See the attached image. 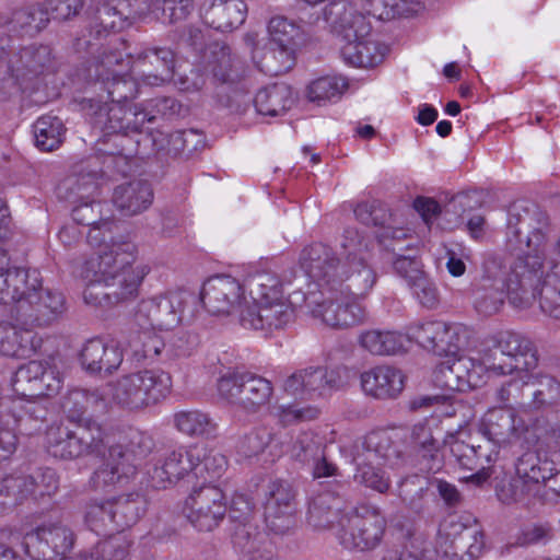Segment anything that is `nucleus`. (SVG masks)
<instances>
[{"mask_svg": "<svg viewBox=\"0 0 560 560\" xmlns=\"http://www.w3.org/2000/svg\"><path fill=\"white\" fill-rule=\"evenodd\" d=\"M138 247L130 241L112 242L88 259L81 270L86 281L83 300L95 307H110L133 299L150 272L145 264H137Z\"/></svg>", "mask_w": 560, "mask_h": 560, "instance_id": "f257e3e1", "label": "nucleus"}, {"mask_svg": "<svg viewBox=\"0 0 560 560\" xmlns=\"http://www.w3.org/2000/svg\"><path fill=\"white\" fill-rule=\"evenodd\" d=\"M0 304L15 303L16 320L30 327H49L66 312V299L59 291L44 289L35 269L13 268L0 278Z\"/></svg>", "mask_w": 560, "mask_h": 560, "instance_id": "f03ea898", "label": "nucleus"}, {"mask_svg": "<svg viewBox=\"0 0 560 560\" xmlns=\"http://www.w3.org/2000/svg\"><path fill=\"white\" fill-rule=\"evenodd\" d=\"M171 388V375L158 369L129 373L103 386L106 406L113 404L129 411H140L160 402Z\"/></svg>", "mask_w": 560, "mask_h": 560, "instance_id": "7ed1b4c3", "label": "nucleus"}, {"mask_svg": "<svg viewBox=\"0 0 560 560\" xmlns=\"http://www.w3.org/2000/svg\"><path fill=\"white\" fill-rule=\"evenodd\" d=\"M373 241L354 228H347L339 241L337 256L346 275L347 291L353 296L365 298L376 283L377 276L372 268Z\"/></svg>", "mask_w": 560, "mask_h": 560, "instance_id": "20e7f679", "label": "nucleus"}, {"mask_svg": "<svg viewBox=\"0 0 560 560\" xmlns=\"http://www.w3.org/2000/svg\"><path fill=\"white\" fill-rule=\"evenodd\" d=\"M482 366V377L487 373L494 375L528 372L537 365L533 343L515 332L501 334L493 348L478 353Z\"/></svg>", "mask_w": 560, "mask_h": 560, "instance_id": "39448f33", "label": "nucleus"}, {"mask_svg": "<svg viewBox=\"0 0 560 560\" xmlns=\"http://www.w3.org/2000/svg\"><path fill=\"white\" fill-rule=\"evenodd\" d=\"M372 26L361 13H346L340 23L339 35L345 44L340 54L346 63L359 68L380 65L387 48L371 37Z\"/></svg>", "mask_w": 560, "mask_h": 560, "instance_id": "423d86ee", "label": "nucleus"}, {"mask_svg": "<svg viewBox=\"0 0 560 560\" xmlns=\"http://www.w3.org/2000/svg\"><path fill=\"white\" fill-rule=\"evenodd\" d=\"M96 190V184L90 175L81 178L69 177L59 186V194L77 203L72 210L73 220L91 226L88 233V241L91 244L101 242L102 230L110 232L114 225L112 220L102 217L104 205L92 199Z\"/></svg>", "mask_w": 560, "mask_h": 560, "instance_id": "0eeeda50", "label": "nucleus"}, {"mask_svg": "<svg viewBox=\"0 0 560 560\" xmlns=\"http://www.w3.org/2000/svg\"><path fill=\"white\" fill-rule=\"evenodd\" d=\"M445 556L467 555L479 558L486 549L481 525L469 514H450L439 524L436 544L433 545Z\"/></svg>", "mask_w": 560, "mask_h": 560, "instance_id": "6e6552de", "label": "nucleus"}, {"mask_svg": "<svg viewBox=\"0 0 560 560\" xmlns=\"http://www.w3.org/2000/svg\"><path fill=\"white\" fill-rule=\"evenodd\" d=\"M348 385V371L343 366H307L289 375L283 390L303 400H325Z\"/></svg>", "mask_w": 560, "mask_h": 560, "instance_id": "1a4fd4ad", "label": "nucleus"}, {"mask_svg": "<svg viewBox=\"0 0 560 560\" xmlns=\"http://www.w3.org/2000/svg\"><path fill=\"white\" fill-rule=\"evenodd\" d=\"M386 525V518L377 506L360 504L347 514L339 541L349 550H374L384 538Z\"/></svg>", "mask_w": 560, "mask_h": 560, "instance_id": "9d476101", "label": "nucleus"}, {"mask_svg": "<svg viewBox=\"0 0 560 560\" xmlns=\"http://www.w3.org/2000/svg\"><path fill=\"white\" fill-rule=\"evenodd\" d=\"M228 511L226 495L215 483L195 485L183 505L187 521L198 532H212L223 522Z\"/></svg>", "mask_w": 560, "mask_h": 560, "instance_id": "9b49d317", "label": "nucleus"}, {"mask_svg": "<svg viewBox=\"0 0 560 560\" xmlns=\"http://www.w3.org/2000/svg\"><path fill=\"white\" fill-rule=\"evenodd\" d=\"M299 266L323 291L348 292L340 259L327 244L316 242L305 246L299 255Z\"/></svg>", "mask_w": 560, "mask_h": 560, "instance_id": "f8f14e48", "label": "nucleus"}, {"mask_svg": "<svg viewBox=\"0 0 560 560\" xmlns=\"http://www.w3.org/2000/svg\"><path fill=\"white\" fill-rule=\"evenodd\" d=\"M245 285L236 278L217 275L202 285L201 302L213 316H233L241 324V315L246 314L249 301L245 296Z\"/></svg>", "mask_w": 560, "mask_h": 560, "instance_id": "ddd939ff", "label": "nucleus"}, {"mask_svg": "<svg viewBox=\"0 0 560 560\" xmlns=\"http://www.w3.org/2000/svg\"><path fill=\"white\" fill-rule=\"evenodd\" d=\"M218 392L229 404L247 412H256L270 400L273 387L267 378L245 372L220 377Z\"/></svg>", "mask_w": 560, "mask_h": 560, "instance_id": "4468645a", "label": "nucleus"}, {"mask_svg": "<svg viewBox=\"0 0 560 560\" xmlns=\"http://www.w3.org/2000/svg\"><path fill=\"white\" fill-rule=\"evenodd\" d=\"M75 541L73 530L63 522H49L27 533L25 552L33 560H65Z\"/></svg>", "mask_w": 560, "mask_h": 560, "instance_id": "2eb2a0df", "label": "nucleus"}, {"mask_svg": "<svg viewBox=\"0 0 560 560\" xmlns=\"http://www.w3.org/2000/svg\"><path fill=\"white\" fill-rule=\"evenodd\" d=\"M408 334L417 342L438 355H457L468 340L469 331L459 324L442 320L416 323L409 326Z\"/></svg>", "mask_w": 560, "mask_h": 560, "instance_id": "dca6fc26", "label": "nucleus"}, {"mask_svg": "<svg viewBox=\"0 0 560 560\" xmlns=\"http://www.w3.org/2000/svg\"><path fill=\"white\" fill-rule=\"evenodd\" d=\"M63 385V375L54 358L32 360L21 365L13 380L16 393L31 397H51Z\"/></svg>", "mask_w": 560, "mask_h": 560, "instance_id": "f3484780", "label": "nucleus"}, {"mask_svg": "<svg viewBox=\"0 0 560 560\" xmlns=\"http://www.w3.org/2000/svg\"><path fill=\"white\" fill-rule=\"evenodd\" d=\"M325 294L326 291L322 290ZM330 296L322 301H307L313 317L325 325L346 329L363 324L368 318L366 310L358 301L345 296L348 292L327 291ZM352 294L351 292H349Z\"/></svg>", "mask_w": 560, "mask_h": 560, "instance_id": "a211bd4d", "label": "nucleus"}, {"mask_svg": "<svg viewBox=\"0 0 560 560\" xmlns=\"http://www.w3.org/2000/svg\"><path fill=\"white\" fill-rule=\"evenodd\" d=\"M464 435L465 432L450 433L444 439V445L450 448L459 467L477 470L470 479L480 485L490 477V465L498 459L499 450L490 443L477 446L467 443Z\"/></svg>", "mask_w": 560, "mask_h": 560, "instance_id": "6ab92c4d", "label": "nucleus"}, {"mask_svg": "<svg viewBox=\"0 0 560 560\" xmlns=\"http://www.w3.org/2000/svg\"><path fill=\"white\" fill-rule=\"evenodd\" d=\"M187 303V294L180 290H168L155 294L140 304L138 320L144 318L151 328L171 330L179 325Z\"/></svg>", "mask_w": 560, "mask_h": 560, "instance_id": "aec40b11", "label": "nucleus"}, {"mask_svg": "<svg viewBox=\"0 0 560 560\" xmlns=\"http://www.w3.org/2000/svg\"><path fill=\"white\" fill-rule=\"evenodd\" d=\"M202 444L178 446L165 454V456L149 470L151 486L153 488H167L184 477L192 474L199 457L203 453Z\"/></svg>", "mask_w": 560, "mask_h": 560, "instance_id": "412c9836", "label": "nucleus"}, {"mask_svg": "<svg viewBox=\"0 0 560 560\" xmlns=\"http://www.w3.org/2000/svg\"><path fill=\"white\" fill-rule=\"evenodd\" d=\"M97 35L105 36L106 43L102 44L94 55L90 67L89 75L96 81L109 82V77L122 75L131 70V56L126 52V40L108 31H97Z\"/></svg>", "mask_w": 560, "mask_h": 560, "instance_id": "4be33fe9", "label": "nucleus"}, {"mask_svg": "<svg viewBox=\"0 0 560 560\" xmlns=\"http://www.w3.org/2000/svg\"><path fill=\"white\" fill-rule=\"evenodd\" d=\"M295 491L284 480L269 482L265 491L264 515L267 526L276 534H284L293 525Z\"/></svg>", "mask_w": 560, "mask_h": 560, "instance_id": "5701e85b", "label": "nucleus"}, {"mask_svg": "<svg viewBox=\"0 0 560 560\" xmlns=\"http://www.w3.org/2000/svg\"><path fill=\"white\" fill-rule=\"evenodd\" d=\"M31 406L21 398L0 399V458L7 459L16 448V434L31 433L28 422L33 420Z\"/></svg>", "mask_w": 560, "mask_h": 560, "instance_id": "b1692460", "label": "nucleus"}, {"mask_svg": "<svg viewBox=\"0 0 560 560\" xmlns=\"http://www.w3.org/2000/svg\"><path fill=\"white\" fill-rule=\"evenodd\" d=\"M397 439V432L389 430H375L368 433L353 444L352 462L363 463L365 459H371L376 465H397L400 459Z\"/></svg>", "mask_w": 560, "mask_h": 560, "instance_id": "393cba45", "label": "nucleus"}, {"mask_svg": "<svg viewBox=\"0 0 560 560\" xmlns=\"http://www.w3.org/2000/svg\"><path fill=\"white\" fill-rule=\"evenodd\" d=\"M103 463L94 471L91 482L95 489L125 485L136 475L137 467L133 463L132 453L126 451L121 445H112L107 453L103 452Z\"/></svg>", "mask_w": 560, "mask_h": 560, "instance_id": "a878e982", "label": "nucleus"}, {"mask_svg": "<svg viewBox=\"0 0 560 560\" xmlns=\"http://www.w3.org/2000/svg\"><path fill=\"white\" fill-rule=\"evenodd\" d=\"M174 65L175 55L170 48L154 47L138 54L131 70L142 84L159 86L172 79Z\"/></svg>", "mask_w": 560, "mask_h": 560, "instance_id": "bb28decb", "label": "nucleus"}, {"mask_svg": "<svg viewBox=\"0 0 560 560\" xmlns=\"http://www.w3.org/2000/svg\"><path fill=\"white\" fill-rule=\"evenodd\" d=\"M0 320V355L13 359H27L40 350L42 337L34 332L30 325L16 320Z\"/></svg>", "mask_w": 560, "mask_h": 560, "instance_id": "cd10ccee", "label": "nucleus"}, {"mask_svg": "<svg viewBox=\"0 0 560 560\" xmlns=\"http://www.w3.org/2000/svg\"><path fill=\"white\" fill-rule=\"evenodd\" d=\"M524 431V421L512 408H491L479 424V432L488 440L486 443L497 448L501 444L517 440Z\"/></svg>", "mask_w": 560, "mask_h": 560, "instance_id": "c85d7f7f", "label": "nucleus"}, {"mask_svg": "<svg viewBox=\"0 0 560 560\" xmlns=\"http://www.w3.org/2000/svg\"><path fill=\"white\" fill-rule=\"evenodd\" d=\"M528 381V372L515 374L512 380L497 389V401L505 407L520 405L524 389H527L534 396L535 401L540 405L551 404L557 398L559 384L555 378L546 376L541 380L540 385L546 386V390L544 388L533 389V385Z\"/></svg>", "mask_w": 560, "mask_h": 560, "instance_id": "c756f323", "label": "nucleus"}, {"mask_svg": "<svg viewBox=\"0 0 560 560\" xmlns=\"http://www.w3.org/2000/svg\"><path fill=\"white\" fill-rule=\"evenodd\" d=\"M294 311L284 298L279 301L252 306L241 315V326L266 332L285 327L293 320Z\"/></svg>", "mask_w": 560, "mask_h": 560, "instance_id": "7c9ffc66", "label": "nucleus"}, {"mask_svg": "<svg viewBox=\"0 0 560 560\" xmlns=\"http://www.w3.org/2000/svg\"><path fill=\"white\" fill-rule=\"evenodd\" d=\"M363 392L377 399L396 398L404 389V373L390 365H377L361 374Z\"/></svg>", "mask_w": 560, "mask_h": 560, "instance_id": "2f4dec72", "label": "nucleus"}, {"mask_svg": "<svg viewBox=\"0 0 560 560\" xmlns=\"http://www.w3.org/2000/svg\"><path fill=\"white\" fill-rule=\"evenodd\" d=\"M410 441L413 447L415 464L421 471L438 472L443 467V454L440 444L433 438L425 421L415 424L411 429Z\"/></svg>", "mask_w": 560, "mask_h": 560, "instance_id": "473e14b6", "label": "nucleus"}, {"mask_svg": "<svg viewBox=\"0 0 560 560\" xmlns=\"http://www.w3.org/2000/svg\"><path fill=\"white\" fill-rule=\"evenodd\" d=\"M439 549L423 534H409L387 542L380 560H436Z\"/></svg>", "mask_w": 560, "mask_h": 560, "instance_id": "72a5a7b5", "label": "nucleus"}, {"mask_svg": "<svg viewBox=\"0 0 560 560\" xmlns=\"http://www.w3.org/2000/svg\"><path fill=\"white\" fill-rule=\"evenodd\" d=\"M83 368L91 374L112 373L122 362V353L117 346L100 338L89 340L81 351Z\"/></svg>", "mask_w": 560, "mask_h": 560, "instance_id": "f704fd0d", "label": "nucleus"}, {"mask_svg": "<svg viewBox=\"0 0 560 560\" xmlns=\"http://www.w3.org/2000/svg\"><path fill=\"white\" fill-rule=\"evenodd\" d=\"M153 201V190L145 180H132L117 186L113 202L125 215H135L147 210Z\"/></svg>", "mask_w": 560, "mask_h": 560, "instance_id": "c9c22d12", "label": "nucleus"}, {"mask_svg": "<svg viewBox=\"0 0 560 560\" xmlns=\"http://www.w3.org/2000/svg\"><path fill=\"white\" fill-rule=\"evenodd\" d=\"M247 7L243 0H214L202 12V19L210 27L229 32L242 25Z\"/></svg>", "mask_w": 560, "mask_h": 560, "instance_id": "e433bc0d", "label": "nucleus"}, {"mask_svg": "<svg viewBox=\"0 0 560 560\" xmlns=\"http://www.w3.org/2000/svg\"><path fill=\"white\" fill-rule=\"evenodd\" d=\"M61 407L70 421L81 422L88 411L100 412L107 408L104 389L73 388L63 397Z\"/></svg>", "mask_w": 560, "mask_h": 560, "instance_id": "4c0bfd02", "label": "nucleus"}, {"mask_svg": "<svg viewBox=\"0 0 560 560\" xmlns=\"http://www.w3.org/2000/svg\"><path fill=\"white\" fill-rule=\"evenodd\" d=\"M233 542L248 560H278L272 540L253 526H240L234 534Z\"/></svg>", "mask_w": 560, "mask_h": 560, "instance_id": "58836bf2", "label": "nucleus"}, {"mask_svg": "<svg viewBox=\"0 0 560 560\" xmlns=\"http://www.w3.org/2000/svg\"><path fill=\"white\" fill-rule=\"evenodd\" d=\"M203 69L220 83L236 80L242 70V61L232 54L230 47L214 44L206 56Z\"/></svg>", "mask_w": 560, "mask_h": 560, "instance_id": "ea45409f", "label": "nucleus"}, {"mask_svg": "<svg viewBox=\"0 0 560 560\" xmlns=\"http://www.w3.org/2000/svg\"><path fill=\"white\" fill-rule=\"evenodd\" d=\"M174 428L189 438H214L218 423L208 413L199 409L179 410L173 415Z\"/></svg>", "mask_w": 560, "mask_h": 560, "instance_id": "a19ab883", "label": "nucleus"}, {"mask_svg": "<svg viewBox=\"0 0 560 560\" xmlns=\"http://www.w3.org/2000/svg\"><path fill=\"white\" fill-rule=\"evenodd\" d=\"M147 502L139 493H128L109 500L108 518L117 528L135 525L144 514Z\"/></svg>", "mask_w": 560, "mask_h": 560, "instance_id": "79ce46f5", "label": "nucleus"}, {"mask_svg": "<svg viewBox=\"0 0 560 560\" xmlns=\"http://www.w3.org/2000/svg\"><path fill=\"white\" fill-rule=\"evenodd\" d=\"M293 104L292 90L284 83H276L259 90L254 100L256 112L270 117L283 115Z\"/></svg>", "mask_w": 560, "mask_h": 560, "instance_id": "37998d69", "label": "nucleus"}, {"mask_svg": "<svg viewBox=\"0 0 560 560\" xmlns=\"http://www.w3.org/2000/svg\"><path fill=\"white\" fill-rule=\"evenodd\" d=\"M360 346L375 355H394L406 350L407 336L396 331L366 330L360 335Z\"/></svg>", "mask_w": 560, "mask_h": 560, "instance_id": "c03bdc74", "label": "nucleus"}, {"mask_svg": "<svg viewBox=\"0 0 560 560\" xmlns=\"http://www.w3.org/2000/svg\"><path fill=\"white\" fill-rule=\"evenodd\" d=\"M245 289L250 296V305L279 301L284 298L279 277L271 271H258L249 276Z\"/></svg>", "mask_w": 560, "mask_h": 560, "instance_id": "a18cd8bd", "label": "nucleus"}, {"mask_svg": "<svg viewBox=\"0 0 560 560\" xmlns=\"http://www.w3.org/2000/svg\"><path fill=\"white\" fill-rule=\"evenodd\" d=\"M296 51L288 46H276L267 43L261 52H256L254 59L262 72L269 75H279L293 68Z\"/></svg>", "mask_w": 560, "mask_h": 560, "instance_id": "49530a36", "label": "nucleus"}, {"mask_svg": "<svg viewBox=\"0 0 560 560\" xmlns=\"http://www.w3.org/2000/svg\"><path fill=\"white\" fill-rule=\"evenodd\" d=\"M74 431L65 425H50L46 431V446L49 454L60 459H73L83 454Z\"/></svg>", "mask_w": 560, "mask_h": 560, "instance_id": "de8ad7c7", "label": "nucleus"}, {"mask_svg": "<svg viewBox=\"0 0 560 560\" xmlns=\"http://www.w3.org/2000/svg\"><path fill=\"white\" fill-rule=\"evenodd\" d=\"M434 382L438 386L445 389L446 393L442 395H425L418 397L412 401L413 408H427L433 405L446 404L452 399L453 393L462 392L459 381H457L448 360L443 361L435 369Z\"/></svg>", "mask_w": 560, "mask_h": 560, "instance_id": "09e8293b", "label": "nucleus"}, {"mask_svg": "<svg viewBox=\"0 0 560 560\" xmlns=\"http://www.w3.org/2000/svg\"><path fill=\"white\" fill-rule=\"evenodd\" d=\"M33 132L36 147L42 151L50 152L62 143L66 128L60 118L45 115L35 121Z\"/></svg>", "mask_w": 560, "mask_h": 560, "instance_id": "8fccbe9b", "label": "nucleus"}, {"mask_svg": "<svg viewBox=\"0 0 560 560\" xmlns=\"http://www.w3.org/2000/svg\"><path fill=\"white\" fill-rule=\"evenodd\" d=\"M23 499H40L54 495L59 488V478L51 468H43L31 476H18Z\"/></svg>", "mask_w": 560, "mask_h": 560, "instance_id": "3c124183", "label": "nucleus"}, {"mask_svg": "<svg viewBox=\"0 0 560 560\" xmlns=\"http://www.w3.org/2000/svg\"><path fill=\"white\" fill-rule=\"evenodd\" d=\"M269 43L276 46H288L298 50L304 42L302 28L284 16H273L268 24Z\"/></svg>", "mask_w": 560, "mask_h": 560, "instance_id": "603ef678", "label": "nucleus"}, {"mask_svg": "<svg viewBox=\"0 0 560 560\" xmlns=\"http://www.w3.org/2000/svg\"><path fill=\"white\" fill-rule=\"evenodd\" d=\"M130 545L126 536H112L80 553L75 560H129Z\"/></svg>", "mask_w": 560, "mask_h": 560, "instance_id": "864d4df0", "label": "nucleus"}, {"mask_svg": "<svg viewBox=\"0 0 560 560\" xmlns=\"http://www.w3.org/2000/svg\"><path fill=\"white\" fill-rule=\"evenodd\" d=\"M516 475L525 486L538 485L551 478L552 471L547 462H541L539 456L533 452L523 454L515 466Z\"/></svg>", "mask_w": 560, "mask_h": 560, "instance_id": "5fc2aeb1", "label": "nucleus"}, {"mask_svg": "<svg viewBox=\"0 0 560 560\" xmlns=\"http://www.w3.org/2000/svg\"><path fill=\"white\" fill-rule=\"evenodd\" d=\"M455 373L462 392L467 388L479 387L485 383L482 377V366L479 364L478 357H448L447 359Z\"/></svg>", "mask_w": 560, "mask_h": 560, "instance_id": "6e6d98bb", "label": "nucleus"}, {"mask_svg": "<svg viewBox=\"0 0 560 560\" xmlns=\"http://www.w3.org/2000/svg\"><path fill=\"white\" fill-rule=\"evenodd\" d=\"M348 88L345 78L326 75L312 81L306 89L307 98L317 104L339 98Z\"/></svg>", "mask_w": 560, "mask_h": 560, "instance_id": "4d7b16f0", "label": "nucleus"}, {"mask_svg": "<svg viewBox=\"0 0 560 560\" xmlns=\"http://www.w3.org/2000/svg\"><path fill=\"white\" fill-rule=\"evenodd\" d=\"M74 433L84 455H101L106 450L107 435L98 422L92 419L82 420Z\"/></svg>", "mask_w": 560, "mask_h": 560, "instance_id": "13d9d810", "label": "nucleus"}, {"mask_svg": "<svg viewBox=\"0 0 560 560\" xmlns=\"http://www.w3.org/2000/svg\"><path fill=\"white\" fill-rule=\"evenodd\" d=\"M203 455L195 467V477L203 478V482L214 483L228 469V458L222 453L203 445Z\"/></svg>", "mask_w": 560, "mask_h": 560, "instance_id": "bf43d9fd", "label": "nucleus"}, {"mask_svg": "<svg viewBox=\"0 0 560 560\" xmlns=\"http://www.w3.org/2000/svg\"><path fill=\"white\" fill-rule=\"evenodd\" d=\"M475 308L479 314L490 316L503 305V292L490 279H482L474 293Z\"/></svg>", "mask_w": 560, "mask_h": 560, "instance_id": "052dcab7", "label": "nucleus"}, {"mask_svg": "<svg viewBox=\"0 0 560 560\" xmlns=\"http://www.w3.org/2000/svg\"><path fill=\"white\" fill-rule=\"evenodd\" d=\"M100 82L107 92V97L110 102L124 104L128 98L136 96L138 92L137 86L141 83V80L132 70H129V72H125L122 75L109 77V82L107 80Z\"/></svg>", "mask_w": 560, "mask_h": 560, "instance_id": "680f3d73", "label": "nucleus"}, {"mask_svg": "<svg viewBox=\"0 0 560 560\" xmlns=\"http://www.w3.org/2000/svg\"><path fill=\"white\" fill-rule=\"evenodd\" d=\"M357 466L354 481L371 488L380 493H385L390 487L388 476L375 464L374 460L365 459L363 463H354Z\"/></svg>", "mask_w": 560, "mask_h": 560, "instance_id": "e2e57ef3", "label": "nucleus"}, {"mask_svg": "<svg viewBox=\"0 0 560 560\" xmlns=\"http://www.w3.org/2000/svg\"><path fill=\"white\" fill-rule=\"evenodd\" d=\"M126 104L110 102L100 107L94 114L93 124L105 135L120 133L126 112Z\"/></svg>", "mask_w": 560, "mask_h": 560, "instance_id": "0e129e2a", "label": "nucleus"}, {"mask_svg": "<svg viewBox=\"0 0 560 560\" xmlns=\"http://www.w3.org/2000/svg\"><path fill=\"white\" fill-rule=\"evenodd\" d=\"M156 328H145L137 332L130 341V346L137 355L154 360L160 357L165 348L164 339L155 332Z\"/></svg>", "mask_w": 560, "mask_h": 560, "instance_id": "69168bd1", "label": "nucleus"}, {"mask_svg": "<svg viewBox=\"0 0 560 560\" xmlns=\"http://www.w3.org/2000/svg\"><path fill=\"white\" fill-rule=\"evenodd\" d=\"M428 490V480L424 477L413 475L405 478L398 486V494L411 509L421 508V501Z\"/></svg>", "mask_w": 560, "mask_h": 560, "instance_id": "338daca9", "label": "nucleus"}, {"mask_svg": "<svg viewBox=\"0 0 560 560\" xmlns=\"http://www.w3.org/2000/svg\"><path fill=\"white\" fill-rule=\"evenodd\" d=\"M322 451H324V448L315 436L312 433L304 432L294 441L291 455L303 464H311L320 456Z\"/></svg>", "mask_w": 560, "mask_h": 560, "instance_id": "774afa93", "label": "nucleus"}]
</instances>
